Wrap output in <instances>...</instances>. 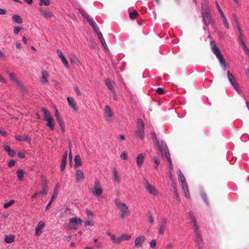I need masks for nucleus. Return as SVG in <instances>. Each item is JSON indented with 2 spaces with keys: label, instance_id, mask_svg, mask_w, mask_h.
<instances>
[{
  "label": "nucleus",
  "instance_id": "obj_26",
  "mask_svg": "<svg viewBox=\"0 0 249 249\" xmlns=\"http://www.w3.org/2000/svg\"><path fill=\"white\" fill-rule=\"evenodd\" d=\"M4 149L5 151L8 153V154L11 157H13L16 155V152L13 149H11L9 145H5L3 146Z\"/></svg>",
  "mask_w": 249,
  "mask_h": 249
},
{
  "label": "nucleus",
  "instance_id": "obj_10",
  "mask_svg": "<svg viewBox=\"0 0 249 249\" xmlns=\"http://www.w3.org/2000/svg\"><path fill=\"white\" fill-rule=\"evenodd\" d=\"M201 6L202 9L201 15L211 14V11L208 6V2L206 0H203L201 3Z\"/></svg>",
  "mask_w": 249,
  "mask_h": 249
},
{
  "label": "nucleus",
  "instance_id": "obj_17",
  "mask_svg": "<svg viewBox=\"0 0 249 249\" xmlns=\"http://www.w3.org/2000/svg\"><path fill=\"white\" fill-rule=\"evenodd\" d=\"M144 154H140L136 157L137 165L138 167L141 168L143 165L144 162Z\"/></svg>",
  "mask_w": 249,
  "mask_h": 249
},
{
  "label": "nucleus",
  "instance_id": "obj_39",
  "mask_svg": "<svg viewBox=\"0 0 249 249\" xmlns=\"http://www.w3.org/2000/svg\"><path fill=\"white\" fill-rule=\"evenodd\" d=\"M221 18L222 19L223 24L225 26L227 29H229L230 28L229 25L227 21L226 18L224 15L221 16Z\"/></svg>",
  "mask_w": 249,
  "mask_h": 249
},
{
  "label": "nucleus",
  "instance_id": "obj_19",
  "mask_svg": "<svg viewBox=\"0 0 249 249\" xmlns=\"http://www.w3.org/2000/svg\"><path fill=\"white\" fill-rule=\"evenodd\" d=\"M15 139L19 142H30L31 139L26 134L23 135H17L15 136Z\"/></svg>",
  "mask_w": 249,
  "mask_h": 249
},
{
  "label": "nucleus",
  "instance_id": "obj_49",
  "mask_svg": "<svg viewBox=\"0 0 249 249\" xmlns=\"http://www.w3.org/2000/svg\"><path fill=\"white\" fill-rule=\"evenodd\" d=\"M142 183L145 189L151 185L149 183L147 179L146 178H144L143 179Z\"/></svg>",
  "mask_w": 249,
  "mask_h": 249
},
{
  "label": "nucleus",
  "instance_id": "obj_28",
  "mask_svg": "<svg viewBox=\"0 0 249 249\" xmlns=\"http://www.w3.org/2000/svg\"><path fill=\"white\" fill-rule=\"evenodd\" d=\"M57 192H56V191H54L53 193V195L51 198V199L46 207V211H47L49 209L50 205L52 204L53 201L54 200V198L57 196Z\"/></svg>",
  "mask_w": 249,
  "mask_h": 249
},
{
  "label": "nucleus",
  "instance_id": "obj_55",
  "mask_svg": "<svg viewBox=\"0 0 249 249\" xmlns=\"http://www.w3.org/2000/svg\"><path fill=\"white\" fill-rule=\"evenodd\" d=\"M153 160L154 161V162L156 164V166H154V168H157V166L159 165V164L160 163V162L158 160V159L157 157H154L153 158Z\"/></svg>",
  "mask_w": 249,
  "mask_h": 249
},
{
  "label": "nucleus",
  "instance_id": "obj_14",
  "mask_svg": "<svg viewBox=\"0 0 249 249\" xmlns=\"http://www.w3.org/2000/svg\"><path fill=\"white\" fill-rule=\"evenodd\" d=\"M39 12L41 15L45 18L48 19L53 17V14L52 13L48 12L46 9L42 7L39 9Z\"/></svg>",
  "mask_w": 249,
  "mask_h": 249
},
{
  "label": "nucleus",
  "instance_id": "obj_23",
  "mask_svg": "<svg viewBox=\"0 0 249 249\" xmlns=\"http://www.w3.org/2000/svg\"><path fill=\"white\" fill-rule=\"evenodd\" d=\"M67 157H68V153H67V151H66L63 155L62 160V161L61 162L60 170L61 171H64V170L65 168Z\"/></svg>",
  "mask_w": 249,
  "mask_h": 249
},
{
  "label": "nucleus",
  "instance_id": "obj_1",
  "mask_svg": "<svg viewBox=\"0 0 249 249\" xmlns=\"http://www.w3.org/2000/svg\"><path fill=\"white\" fill-rule=\"evenodd\" d=\"M152 134V138L154 140H155L156 143L158 147V148L161 153V155H163V152H164V155L165 157L167 159V161L169 164V168L170 170H173V165L172 163L170 157V155L168 149V147L167 146L166 144L164 141H161V144L160 143L158 142L157 139V136L155 132L151 133Z\"/></svg>",
  "mask_w": 249,
  "mask_h": 249
},
{
  "label": "nucleus",
  "instance_id": "obj_40",
  "mask_svg": "<svg viewBox=\"0 0 249 249\" xmlns=\"http://www.w3.org/2000/svg\"><path fill=\"white\" fill-rule=\"evenodd\" d=\"M51 4V2L49 0H39V4L40 6L44 5L45 6H49Z\"/></svg>",
  "mask_w": 249,
  "mask_h": 249
},
{
  "label": "nucleus",
  "instance_id": "obj_54",
  "mask_svg": "<svg viewBox=\"0 0 249 249\" xmlns=\"http://www.w3.org/2000/svg\"><path fill=\"white\" fill-rule=\"evenodd\" d=\"M120 158L123 160H126L127 158V156L125 151H124L122 153V154L120 155Z\"/></svg>",
  "mask_w": 249,
  "mask_h": 249
},
{
  "label": "nucleus",
  "instance_id": "obj_44",
  "mask_svg": "<svg viewBox=\"0 0 249 249\" xmlns=\"http://www.w3.org/2000/svg\"><path fill=\"white\" fill-rule=\"evenodd\" d=\"M138 15V13L136 11H133V12L129 13V18L131 19H134Z\"/></svg>",
  "mask_w": 249,
  "mask_h": 249
},
{
  "label": "nucleus",
  "instance_id": "obj_45",
  "mask_svg": "<svg viewBox=\"0 0 249 249\" xmlns=\"http://www.w3.org/2000/svg\"><path fill=\"white\" fill-rule=\"evenodd\" d=\"M87 20L89 22L91 27L96 24L93 18H91L90 17L87 18Z\"/></svg>",
  "mask_w": 249,
  "mask_h": 249
},
{
  "label": "nucleus",
  "instance_id": "obj_5",
  "mask_svg": "<svg viewBox=\"0 0 249 249\" xmlns=\"http://www.w3.org/2000/svg\"><path fill=\"white\" fill-rule=\"evenodd\" d=\"M144 124L142 119H138L137 122V129L135 134L142 140L144 139L145 132L144 130Z\"/></svg>",
  "mask_w": 249,
  "mask_h": 249
},
{
  "label": "nucleus",
  "instance_id": "obj_43",
  "mask_svg": "<svg viewBox=\"0 0 249 249\" xmlns=\"http://www.w3.org/2000/svg\"><path fill=\"white\" fill-rule=\"evenodd\" d=\"M215 3L216 8H217L218 12L219 13V14L220 15V16H222V15H224L220 5L218 4V2L217 1H215Z\"/></svg>",
  "mask_w": 249,
  "mask_h": 249
},
{
  "label": "nucleus",
  "instance_id": "obj_27",
  "mask_svg": "<svg viewBox=\"0 0 249 249\" xmlns=\"http://www.w3.org/2000/svg\"><path fill=\"white\" fill-rule=\"evenodd\" d=\"M10 79L14 81L15 83H16L17 85L21 87L22 86V84L20 82L19 80L17 78V76L15 75V74L14 73H10L9 75Z\"/></svg>",
  "mask_w": 249,
  "mask_h": 249
},
{
  "label": "nucleus",
  "instance_id": "obj_51",
  "mask_svg": "<svg viewBox=\"0 0 249 249\" xmlns=\"http://www.w3.org/2000/svg\"><path fill=\"white\" fill-rule=\"evenodd\" d=\"M201 196L203 198V200H204V201L207 204H208V200H207V195H206V194L204 192H201Z\"/></svg>",
  "mask_w": 249,
  "mask_h": 249
},
{
  "label": "nucleus",
  "instance_id": "obj_57",
  "mask_svg": "<svg viewBox=\"0 0 249 249\" xmlns=\"http://www.w3.org/2000/svg\"><path fill=\"white\" fill-rule=\"evenodd\" d=\"M79 12L81 13L83 16L87 19V18H89L88 14L82 9H79Z\"/></svg>",
  "mask_w": 249,
  "mask_h": 249
},
{
  "label": "nucleus",
  "instance_id": "obj_35",
  "mask_svg": "<svg viewBox=\"0 0 249 249\" xmlns=\"http://www.w3.org/2000/svg\"><path fill=\"white\" fill-rule=\"evenodd\" d=\"M110 239L114 244H118L121 243L120 236H116L113 234L111 236Z\"/></svg>",
  "mask_w": 249,
  "mask_h": 249
},
{
  "label": "nucleus",
  "instance_id": "obj_16",
  "mask_svg": "<svg viewBox=\"0 0 249 249\" xmlns=\"http://www.w3.org/2000/svg\"><path fill=\"white\" fill-rule=\"evenodd\" d=\"M148 193L153 196H157L159 195V191L153 185H150L148 187H147L145 189Z\"/></svg>",
  "mask_w": 249,
  "mask_h": 249
},
{
  "label": "nucleus",
  "instance_id": "obj_8",
  "mask_svg": "<svg viewBox=\"0 0 249 249\" xmlns=\"http://www.w3.org/2000/svg\"><path fill=\"white\" fill-rule=\"evenodd\" d=\"M104 115L106 120L108 122H111V118L113 117V113L111 108L108 106H106L104 109Z\"/></svg>",
  "mask_w": 249,
  "mask_h": 249
},
{
  "label": "nucleus",
  "instance_id": "obj_22",
  "mask_svg": "<svg viewBox=\"0 0 249 249\" xmlns=\"http://www.w3.org/2000/svg\"><path fill=\"white\" fill-rule=\"evenodd\" d=\"M41 110L43 113V120L45 121H49L53 119L50 112L46 108L42 107Z\"/></svg>",
  "mask_w": 249,
  "mask_h": 249
},
{
  "label": "nucleus",
  "instance_id": "obj_61",
  "mask_svg": "<svg viewBox=\"0 0 249 249\" xmlns=\"http://www.w3.org/2000/svg\"><path fill=\"white\" fill-rule=\"evenodd\" d=\"M94 225V223L92 222L87 221L85 223V226H93Z\"/></svg>",
  "mask_w": 249,
  "mask_h": 249
},
{
  "label": "nucleus",
  "instance_id": "obj_36",
  "mask_svg": "<svg viewBox=\"0 0 249 249\" xmlns=\"http://www.w3.org/2000/svg\"><path fill=\"white\" fill-rule=\"evenodd\" d=\"M131 238V236L127 234H123L120 236V242H122L124 241H127L130 239Z\"/></svg>",
  "mask_w": 249,
  "mask_h": 249
},
{
  "label": "nucleus",
  "instance_id": "obj_20",
  "mask_svg": "<svg viewBox=\"0 0 249 249\" xmlns=\"http://www.w3.org/2000/svg\"><path fill=\"white\" fill-rule=\"evenodd\" d=\"M203 18V21L205 25H209L212 23V17L211 14L201 15Z\"/></svg>",
  "mask_w": 249,
  "mask_h": 249
},
{
  "label": "nucleus",
  "instance_id": "obj_18",
  "mask_svg": "<svg viewBox=\"0 0 249 249\" xmlns=\"http://www.w3.org/2000/svg\"><path fill=\"white\" fill-rule=\"evenodd\" d=\"M194 241L198 249H204L202 236L195 237Z\"/></svg>",
  "mask_w": 249,
  "mask_h": 249
},
{
  "label": "nucleus",
  "instance_id": "obj_48",
  "mask_svg": "<svg viewBox=\"0 0 249 249\" xmlns=\"http://www.w3.org/2000/svg\"><path fill=\"white\" fill-rule=\"evenodd\" d=\"M91 27L92 28L93 30L97 34V35L98 34L99 32H101L99 30V28L98 27L97 24L94 25Z\"/></svg>",
  "mask_w": 249,
  "mask_h": 249
},
{
  "label": "nucleus",
  "instance_id": "obj_62",
  "mask_svg": "<svg viewBox=\"0 0 249 249\" xmlns=\"http://www.w3.org/2000/svg\"><path fill=\"white\" fill-rule=\"evenodd\" d=\"M75 91L76 92V93H77V94L78 95H79V96H81V92L79 89V88L78 87H75Z\"/></svg>",
  "mask_w": 249,
  "mask_h": 249
},
{
  "label": "nucleus",
  "instance_id": "obj_29",
  "mask_svg": "<svg viewBox=\"0 0 249 249\" xmlns=\"http://www.w3.org/2000/svg\"><path fill=\"white\" fill-rule=\"evenodd\" d=\"M74 162V168H77L78 166H80L82 165V162L81 161V157L79 155H77L75 156Z\"/></svg>",
  "mask_w": 249,
  "mask_h": 249
},
{
  "label": "nucleus",
  "instance_id": "obj_2",
  "mask_svg": "<svg viewBox=\"0 0 249 249\" xmlns=\"http://www.w3.org/2000/svg\"><path fill=\"white\" fill-rule=\"evenodd\" d=\"M211 46L213 53L215 55L216 57L218 59L221 67L223 68V70H227V66L226 62L221 53L220 52V50L214 43L211 42Z\"/></svg>",
  "mask_w": 249,
  "mask_h": 249
},
{
  "label": "nucleus",
  "instance_id": "obj_31",
  "mask_svg": "<svg viewBox=\"0 0 249 249\" xmlns=\"http://www.w3.org/2000/svg\"><path fill=\"white\" fill-rule=\"evenodd\" d=\"M12 19L17 23L21 24L23 22L22 18L19 15H14Z\"/></svg>",
  "mask_w": 249,
  "mask_h": 249
},
{
  "label": "nucleus",
  "instance_id": "obj_21",
  "mask_svg": "<svg viewBox=\"0 0 249 249\" xmlns=\"http://www.w3.org/2000/svg\"><path fill=\"white\" fill-rule=\"evenodd\" d=\"M42 76L41 77V82L43 84H46L48 82V78L49 77V74L46 70H42L41 71Z\"/></svg>",
  "mask_w": 249,
  "mask_h": 249
},
{
  "label": "nucleus",
  "instance_id": "obj_50",
  "mask_svg": "<svg viewBox=\"0 0 249 249\" xmlns=\"http://www.w3.org/2000/svg\"><path fill=\"white\" fill-rule=\"evenodd\" d=\"M23 29V28L20 27H15L14 29V33L16 35H18L19 32Z\"/></svg>",
  "mask_w": 249,
  "mask_h": 249
},
{
  "label": "nucleus",
  "instance_id": "obj_52",
  "mask_svg": "<svg viewBox=\"0 0 249 249\" xmlns=\"http://www.w3.org/2000/svg\"><path fill=\"white\" fill-rule=\"evenodd\" d=\"M47 192H48L47 186L45 184H44V186L42 189V191L41 192V194H42L43 195H46L47 194Z\"/></svg>",
  "mask_w": 249,
  "mask_h": 249
},
{
  "label": "nucleus",
  "instance_id": "obj_32",
  "mask_svg": "<svg viewBox=\"0 0 249 249\" xmlns=\"http://www.w3.org/2000/svg\"><path fill=\"white\" fill-rule=\"evenodd\" d=\"M70 222L71 223H74L77 225H81L83 222V220L80 218H78L76 217H75L71 218L70 219Z\"/></svg>",
  "mask_w": 249,
  "mask_h": 249
},
{
  "label": "nucleus",
  "instance_id": "obj_15",
  "mask_svg": "<svg viewBox=\"0 0 249 249\" xmlns=\"http://www.w3.org/2000/svg\"><path fill=\"white\" fill-rule=\"evenodd\" d=\"M67 99L68 104L71 108L74 111H77L78 110V108L74 99L72 97H68Z\"/></svg>",
  "mask_w": 249,
  "mask_h": 249
},
{
  "label": "nucleus",
  "instance_id": "obj_46",
  "mask_svg": "<svg viewBox=\"0 0 249 249\" xmlns=\"http://www.w3.org/2000/svg\"><path fill=\"white\" fill-rule=\"evenodd\" d=\"M14 202H15V201L14 200L11 199L9 201H8V202H6V203H4L3 206H4V207L5 208H7L9 206H10L13 203H14Z\"/></svg>",
  "mask_w": 249,
  "mask_h": 249
},
{
  "label": "nucleus",
  "instance_id": "obj_47",
  "mask_svg": "<svg viewBox=\"0 0 249 249\" xmlns=\"http://www.w3.org/2000/svg\"><path fill=\"white\" fill-rule=\"evenodd\" d=\"M62 62L63 63L65 67L67 69L69 68V65L68 64V62L67 61L66 58L65 57L64 58H62V59H61Z\"/></svg>",
  "mask_w": 249,
  "mask_h": 249
},
{
  "label": "nucleus",
  "instance_id": "obj_34",
  "mask_svg": "<svg viewBox=\"0 0 249 249\" xmlns=\"http://www.w3.org/2000/svg\"><path fill=\"white\" fill-rule=\"evenodd\" d=\"M15 239V236L13 235H6L4 239V241L6 243H12L14 242Z\"/></svg>",
  "mask_w": 249,
  "mask_h": 249
},
{
  "label": "nucleus",
  "instance_id": "obj_53",
  "mask_svg": "<svg viewBox=\"0 0 249 249\" xmlns=\"http://www.w3.org/2000/svg\"><path fill=\"white\" fill-rule=\"evenodd\" d=\"M156 246V241L155 239L152 240L150 242V246L151 248H154Z\"/></svg>",
  "mask_w": 249,
  "mask_h": 249
},
{
  "label": "nucleus",
  "instance_id": "obj_4",
  "mask_svg": "<svg viewBox=\"0 0 249 249\" xmlns=\"http://www.w3.org/2000/svg\"><path fill=\"white\" fill-rule=\"evenodd\" d=\"M115 202L116 206L122 213L121 218L124 219L126 216H128L130 215V212L125 203L120 202L118 199L115 200Z\"/></svg>",
  "mask_w": 249,
  "mask_h": 249
},
{
  "label": "nucleus",
  "instance_id": "obj_64",
  "mask_svg": "<svg viewBox=\"0 0 249 249\" xmlns=\"http://www.w3.org/2000/svg\"><path fill=\"white\" fill-rule=\"evenodd\" d=\"M18 155L19 158L23 159L25 158V155L24 153L23 152H19L18 154Z\"/></svg>",
  "mask_w": 249,
  "mask_h": 249
},
{
  "label": "nucleus",
  "instance_id": "obj_24",
  "mask_svg": "<svg viewBox=\"0 0 249 249\" xmlns=\"http://www.w3.org/2000/svg\"><path fill=\"white\" fill-rule=\"evenodd\" d=\"M75 176H76V180L77 182H80L84 179V173L80 169H78V170H76Z\"/></svg>",
  "mask_w": 249,
  "mask_h": 249
},
{
  "label": "nucleus",
  "instance_id": "obj_63",
  "mask_svg": "<svg viewBox=\"0 0 249 249\" xmlns=\"http://www.w3.org/2000/svg\"><path fill=\"white\" fill-rule=\"evenodd\" d=\"M149 221L151 224H153L154 221V218L151 214L149 215Z\"/></svg>",
  "mask_w": 249,
  "mask_h": 249
},
{
  "label": "nucleus",
  "instance_id": "obj_12",
  "mask_svg": "<svg viewBox=\"0 0 249 249\" xmlns=\"http://www.w3.org/2000/svg\"><path fill=\"white\" fill-rule=\"evenodd\" d=\"M146 238L143 235H141L136 238L135 240V247L137 249L141 248Z\"/></svg>",
  "mask_w": 249,
  "mask_h": 249
},
{
  "label": "nucleus",
  "instance_id": "obj_25",
  "mask_svg": "<svg viewBox=\"0 0 249 249\" xmlns=\"http://www.w3.org/2000/svg\"><path fill=\"white\" fill-rule=\"evenodd\" d=\"M113 170V180L114 181L116 182H120V178L118 174V172L116 168L113 167L112 168Z\"/></svg>",
  "mask_w": 249,
  "mask_h": 249
},
{
  "label": "nucleus",
  "instance_id": "obj_33",
  "mask_svg": "<svg viewBox=\"0 0 249 249\" xmlns=\"http://www.w3.org/2000/svg\"><path fill=\"white\" fill-rule=\"evenodd\" d=\"M100 40V42L101 43V44H102L103 46L104 47V48L105 49H107V46L106 44V42L105 41V40L104 39V37H103V36L102 34V33L101 32H99L98 33V34L97 35Z\"/></svg>",
  "mask_w": 249,
  "mask_h": 249
},
{
  "label": "nucleus",
  "instance_id": "obj_58",
  "mask_svg": "<svg viewBox=\"0 0 249 249\" xmlns=\"http://www.w3.org/2000/svg\"><path fill=\"white\" fill-rule=\"evenodd\" d=\"M57 53L58 54V55L60 57V58L61 59L62 58H64L65 56L64 55L63 53L61 51H60L59 50H57Z\"/></svg>",
  "mask_w": 249,
  "mask_h": 249
},
{
  "label": "nucleus",
  "instance_id": "obj_56",
  "mask_svg": "<svg viewBox=\"0 0 249 249\" xmlns=\"http://www.w3.org/2000/svg\"><path fill=\"white\" fill-rule=\"evenodd\" d=\"M164 89L161 88H158L156 90V92L158 94L160 95L163 93Z\"/></svg>",
  "mask_w": 249,
  "mask_h": 249
},
{
  "label": "nucleus",
  "instance_id": "obj_3",
  "mask_svg": "<svg viewBox=\"0 0 249 249\" xmlns=\"http://www.w3.org/2000/svg\"><path fill=\"white\" fill-rule=\"evenodd\" d=\"M177 172L178 175V180L181 183V186L184 195L187 198H189L190 195L186 178L180 169H178Z\"/></svg>",
  "mask_w": 249,
  "mask_h": 249
},
{
  "label": "nucleus",
  "instance_id": "obj_60",
  "mask_svg": "<svg viewBox=\"0 0 249 249\" xmlns=\"http://www.w3.org/2000/svg\"><path fill=\"white\" fill-rule=\"evenodd\" d=\"M239 42H240V44L242 45V46L244 50H246L248 48V47L247 46V45L244 40H242L241 41H240Z\"/></svg>",
  "mask_w": 249,
  "mask_h": 249
},
{
  "label": "nucleus",
  "instance_id": "obj_9",
  "mask_svg": "<svg viewBox=\"0 0 249 249\" xmlns=\"http://www.w3.org/2000/svg\"><path fill=\"white\" fill-rule=\"evenodd\" d=\"M167 226V218L164 217L162 218L159 224V232L160 234L162 235L164 232L165 228Z\"/></svg>",
  "mask_w": 249,
  "mask_h": 249
},
{
  "label": "nucleus",
  "instance_id": "obj_59",
  "mask_svg": "<svg viewBox=\"0 0 249 249\" xmlns=\"http://www.w3.org/2000/svg\"><path fill=\"white\" fill-rule=\"evenodd\" d=\"M16 161L14 160H10L8 163V166L11 167L13 166L15 164Z\"/></svg>",
  "mask_w": 249,
  "mask_h": 249
},
{
  "label": "nucleus",
  "instance_id": "obj_6",
  "mask_svg": "<svg viewBox=\"0 0 249 249\" xmlns=\"http://www.w3.org/2000/svg\"><path fill=\"white\" fill-rule=\"evenodd\" d=\"M90 193L93 195L99 196L103 193V189L101 187L100 182L98 180H96L94 182V187L89 189Z\"/></svg>",
  "mask_w": 249,
  "mask_h": 249
},
{
  "label": "nucleus",
  "instance_id": "obj_11",
  "mask_svg": "<svg viewBox=\"0 0 249 249\" xmlns=\"http://www.w3.org/2000/svg\"><path fill=\"white\" fill-rule=\"evenodd\" d=\"M192 223L194 229V232L195 233V237L201 236L200 234L198 226L195 217H192Z\"/></svg>",
  "mask_w": 249,
  "mask_h": 249
},
{
  "label": "nucleus",
  "instance_id": "obj_37",
  "mask_svg": "<svg viewBox=\"0 0 249 249\" xmlns=\"http://www.w3.org/2000/svg\"><path fill=\"white\" fill-rule=\"evenodd\" d=\"M69 59L71 64H76L77 59L74 53H71L70 54Z\"/></svg>",
  "mask_w": 249,
  "mask_h": 249
},
{
  "label": "nucleus",
  "instance_id": "obj_38",
  "mask_svg": "<svg viewBox=\"0 0 249 249\" xmlns=\"http://www.w3.org/2000/svg\"><path fill=\"white\" fill-rule=\"evenodd\" d=\"M18 179L19 181H21L23 179L24 177V171L22 169H19L17 171Z\"/></svg>",
  "mask_w": 249,
  "mask_h": 249
},
{
  "label": "nucleus",
  "instance_id": "obj_42",
  "mask_svg": "<svg viewBox=\"0 0 249 249\" xmlns=\"http://www.w3.org/2000/svg\"><path fill=\"white\" fill-rule=\"evenodd\" d=\"M105 83H106L107 86L109 89H110V90L113 89V85L109 79H106L105 81Z\"/></svg>",
  "mask_w": 249,
  "mask_h": 249
},
{
  "label": "nucleus",
  "instance_id": "obj_7",
  "mask_svg": "<svg viewBox=\"0 0 249 249\" xmlns=\"http://www.w3.org/2000/svg\"><path fill=\"white\" fill-rule=\"evenodd\" d=\"M227 77L229 82L234 89L237 91L238 93L240 94L241 93V90L240 89L234 77L229 71L227 72Z\"/></svg>",
  "mask_w": 249,
  "mask_h": 249
},
{
  "label": "nucleus",
  "instance_id": "obj_30",
  "mask_svg": "<svg viewBox=\"0 0 249 249\" xmlns=\"http://www.w3.org/2000/svg\"><path fill=\"white\" fill-rule=\"evenodd\" d=\"M55 116L56 117V121L59 125H61L62 123L63 122V121L57 109H55Z\"/></svg>",
  "mask_w": 249,
  "mask_h": 249
},
{
  "label": "nucleus",
  "instance_id": "obj_13",
  "mask_svg": "<svg viewBox=\"0 0 249 249\" xmlns=\"http://www.w3.org/2000/svg\"><path fill=\"white\" fill-rule=\"evenodd\" d=\"M45 224L42 221H40L36 227L35 234L36 236H38L42 233V230L45 228Z\"/></svg>",
  "mask_w": 249,
  "mask_h": 249
},
{
  "label": "nucleus",
  "instance_id": "obj_41",
  "mask_svg": "<svg viewBox=\"0 0 249 249\" xmlns=\"http://www.w3.org/2000/svg\"><path fill=\"white\" fill-rule=\"evenodd\" d=\"M46 122H48L47 126L51 129V130H53L54 129V125L53 124V119H52L49 121H46Z\"/></svg>",
  "mask_w": 249,
  "mask_h": 249
}]
</instances>
